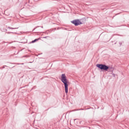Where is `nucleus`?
Masks as SVG:
<instances>
[{
    "label": "nucleus",
    "instance_id": "obj_1",
    "mask_svg": "<svg viewBox=\"0 0 129 129\" xmlns=\"http://www.w3.org/2000/svg\"><path fill=\"white\" fill-rule=\"evenodd\" d=\"M61 82L63 83L64 85V89L66 91V93H68V85H69V81L66 78V76L65 74H62L61 76Z\"/></svg>",
    "mask_w": 129,
    "mask_h": 129
},
{
    "label": "nucleus",
    "instance_id": "obj_2",
    "mask_svg": "<svg viewBox=\"0 0 129 129\" xmlns=\"http://www.w3.org/2000/svg\"><path fill=\"white\" fill-rule=\"evenodd\" d=\"M96 67H98V68H100L101 70H105L106 71H107L109 69V67L105 64H98L96 65Z\"/></svg>",
    "mask_w": 129,
    "mask_h": 129
},
{
    "label": "nucleus",
    "instance_id": "obj_3",
    "mask_svg": "<svg viewBox=\"0 0 129 129\" xmlns=\"http://www.w3.org/2000/svg\"><path fill=\"white\" fill-rule=\"evenodd\" d=\"M71 23L74 24L75 26H78L79 25H81L82 24L79 20H74L72 21Z\"/></svg>",
    "mask_w": 129,
    "mask_h": 129
},
{
    "label": "nucleus",
    "instance_id": "obj_4",
    "mask_svg": "<svg viewBox=\"0 0 129 129\" xmlns=\"http://www.w3.org/2000/svg\"><path fill=\"white\" fill-rule=\"evenodd\" d=\"M39 39H36L32 41V43H35V42H37V41H38Z\"/></svg>",
    "mask_w": 129,
    "mask_h": 129
}]
</instances>
